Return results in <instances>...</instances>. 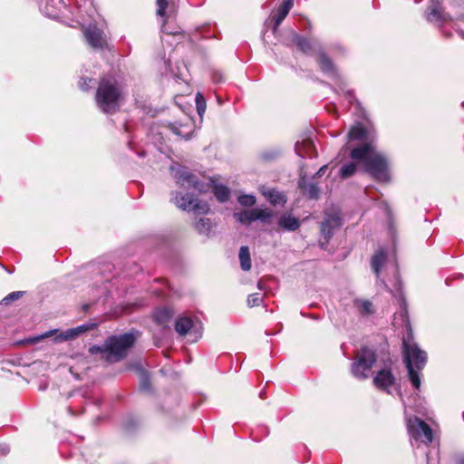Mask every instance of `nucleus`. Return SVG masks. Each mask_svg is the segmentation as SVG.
<instances>
[{
  "label": "nucleus",
  "instance_id": "nucleus-43",
  "mask_svg": "<svg viewBox=\"0 0 464 464\" xmlns=\"http://www.w3.org/2000/svg\"><path fill=\"white\" fill-rule=\"evenodd\" d=\"M85 3H86V4H87V3H89V5H92V0H85Z\"/></svg>",
  "mask_w": 464,
  "mask_h": 464
},
{
  "label": "nucleus",
  "instance_id": "nucleus-22",
  "mask_svg": "<svg viewBox=\"0 0 464 464\" xmlns=\"http://www.w3.org/2000/svg\"><path fill=\"white\" fill-rule=\"evenodd\" d=\"M85 328L80 326L77 328L69 329L63 333H61L54 337L55 343H62L64 341L72 340L75 338L79 334L84 332Z\"/></svg>",
  "mask_w": 464,
  "mask_h": 464
},
{
  "label": "nucleus",
  "instance_id": "nucleus-10",
  "mask_svg": "<svg viewBox=\"0 0 464 464\" xmlns=\"http://www.w3.org/2000/svg\"><path fill=\"white\" fill-rule=\"evenodd\" d=\"M273 215L274 214L271 209L256 208L235 212L233 217L237 222L243 225H249L250 223L257 220L262 223H267Z\"/></svg>",
  "mask_w": 464,
  "mask_h": 464
},
{
  "label": "nucleus",
  "instance_id": "nucleus-3",
  "mask_svg": "<svg viewBox=\"0 0 464 464\" xmlns=\"http://www.w3.org/2000/svg\"><path fill=\"white\" fill-rule=\"evenodd\" d=\"M136 337L131 333L112 335L106 339L102 345H92L89 348L91 354H100L107 362H119L123 359L128 350L134 344Z\"/></svg>",
  "mask_w": 464,
  "mask_h": 464
},
{
  "label": "nucleus",
  "instance_id": "nucleus-33",
  "mask_svg": "<svg viewBox=\"0 0 464 464\" xmlns=\"http://www.w3.org/2000/svg\"><path fill=\"white\" fill-rule=\"evenodd\" d=\"M140 388L142 391H149L150 389V377L145 372L140 373Z\"/></svg>",
  "mask_w": 464,
  "mask_h": 464
},
{
  "label": "nucleus",
  "instance_id": "nucleus-27",
  "mask_svg": "<svg viewBox=\"0 0 464 464\" xmlns=\"http://www.w3.org/2000/svg\"><path fill=\"white\" fill-rule=\"evenodd\" d=\"M195 228L199 234L208 236L212 228L211 220L207 218H200L196 222Z\"/></svg>",
  "mask_w": 464,
  "mask_h": 464
},
{
  "label": "nucleus",
  "instance_id": "nucleus-44",
  "mask_svg": "<svg viewBox=\"0 0 464 464\" xmlns=\"http://www.w3.org/2000/svg\"><path fill=\"white\" fill-rule=\"evenodd\" d=\"M459 464H464V458L459 461Z\"/></svg>",
  "mask_w": 464,
  "mask_h": 464
},
{
  "label": "nucleus",
  "instance_id": "nucleus-16",
  "mask_svg": "<svg viewBox=\"0 0 464 464\" xmlns=\"http://www.w3.org/2000/svg\"><path fill=\"white\" fill-rule=\"evenodd\" d=\"M295 151L302 157H308L312 159L316 156V150L314 141L309 138H304L302 140H297L295 143Z\"/></svg>",
  "mask_w": 464,
  "mask_h": 464
},
{
  "label": "nucleus",
  "instance_id": "nucleus-31",
  "mask_svg": "<svg viewBox=\"0 0 464 464\" xmlns=\"http://www.w3.org/2000/svg\"><path fill=\"white\" fill-rule=\"evenodd\" d=\"M196 106L198 115L202 117L206 111L207 104L203 94L200 92H198L196 95Z\"/></svg>",
  "mask_w": 464,
  "mask_h": 464
},
{
  "label": "nucleus",
  "instance_id": "nucleus-25",
  "mask_svg": "<svg viewBox=\"0 0 464 464\" xmlns=\"http://www.w3.org/2000/svg\"><path fill=\"white\" fill-rule=\"evenodd\" d=\"M239 260L242 270L248 271L251 268L250 253L247 246H243L239 249Z\"/></svg>",
  "mask_w": 464,
  "mask_h": 464
},
{
  "label": "nucleus",
  "instance_id": "nucleus-6",
  "mask_svg": "<svg viewBox=\"0 0 464 464\" xmlns=\"http://www.w3.org/2000/svg\"><path fill=\"white\" fill-rule=\"evenodd\" d=\"M376 361L375 353L372 350L362 348L357 354L353 362L352 373L357 379H367L370 376L372 365Z\"/></svg>",
  "mask_w": 464,
  "mask_h": 464
},
{
  "label": "nucleus",
  "instance_id": "nucleus-7",
  "mask_svg": "<svg viewBox=\"0 0 464 464\" xmlns=\"http://www.w3.org/2000/svg\"><path fill=\"white\" fill-rule=\"evenodd\" d=\"M406 423L408 432L412 440L426 445L432 442V430L425 421L417 417H407Z\"/></svg>",
  "mask_w": 464,
  "mask_h": 464
},
{
  "label": "nucleus",
  "instance_id": "nucleus-38",
  "mask_svg": "<svg viewBox=\"0 0 464 464\" xmlns=\"http://www.w3.org/2000/svg\"><path fill=\"white\" fill-rule=\"evenodd\" d=\"M9 450L10 449L6 444H0V457L6 456Z\"/></svg>",
  "mask_w": 464,
  "mask_h": 464
},
{
  "label": "nucleus",
  "instance_id": "nucleus-26",
  "mask_svg": "<svg viewBox=\"0 0 464 464\" xmlns=\"http://www.w3.org/2000/svg\"><path fill=\"white\" fill-rule=\"evenodd\" d=\"M293 42L297 45L299 50L304 53H309L310 51L312 50L311 42L304 36L294 34Z\"/></svg>",
  "mask_w": 464,
  "mask_h": 464
},
{
  "label": "nucleus",
  "instance_id": "nucleus-12",
  "mask_svg": "<svg viewBox=\"0 0 464 464\" xmlns=\"http://www.w3.org/2000/svg\"><path fill=\"white\" fill-rule=\"evenodd\" d=\"M84 37L89 45L94 49H102L106 44L103 32L96 25H89L84 28Z\"/></svg>",
  "mask_w": 464,
  "mask_h": 464
},
{
  "label": "nucleus",
  "instance_id": "nucleus-40",
  "mask_svg": "<svg viewBox=\"0 0 464 464\" xmlns=\"http://www.w3.org/2000/svg\"><path fill=\"white\" fill-rule=\"evenodd\" d=\"M280 5L291 10V8L294 5V0H283L282 4Z\"/></svg>",
  "mask_w": 464,
  "mask_h": 464
},
{
  "label": "nucleus",
  "instance_id": "nucleus-23",
  "mask_svg": "<svg viewBox=\"0 0 464 464\" xmlns=\"http://www.w3.org/2000/svg\"><path fill=\"white\" fill-rule=\"evenodd\" d=\"M172 316H173V312L169 308H167V307L156 310L154 313V315H153L154 320L159 324H161V325H164L167 323H169L170 321V319L172 318Z\"/></svg>",
  "mask_w": 464,
  "mask_h": 464
},
{
  "label": "nucleus",
  "instance_id": "nucleus-45",
  "mask_svg": "<svg viewBox=\"0 0 464 464\" xmlns=\"http://www.w3.org/2000/svg\"><path fill=\"white\" fill-rule=\"evenodd\" d=\"M324 168H325V167H321V168H320L321 173L324 171Z\"/></svg>",
  "mask_w": 464,
  "mask_h": 464
},
{
  "label": "nucleus",
  "instance_id": "nucleus-24",
  "mask_svg": "<svg viewBox=\"0 0 464 464\" xmlns=\"http://www.w3.org/2000/svg\"><path fill=\"white\" fill-rule=\"evenodd\" d=\"M169 128L175 133L177 136L185 138L186 140L189 139L191 129L189 126L181 123H170Z\"/></svg>",
  "mask_w": 464,
  "mask_h": 464
},
{
  "label": "nucleus",
  "instance_id": "nucleus-4",
  "mask_svg": "<svg viewBox=\"0 0 464 464\" xmlns=\"http://www.w3.org/2000/svg\"><path fill=\"white\" fill-rule=\"evenodd\" d=\"M402 346L409 378L414 388L419 389L420 387V379L418 372L414 370V367L418 370L422 369L427 362V354L424 351L420 350L418 344L413 341L411 329L403 337Z\"/></svg>",
  "mask_w": 464,
  "mask_h": 464
},
{
  "label": "nucleus",
  "instance_id": "nucleus-29",
  "mask_svg": "<svg viewBox=\"0 0 464 464\" xmlns=\"http://www.w3.org/2000/svg\"><path fill=\"white\" fill-rule=\"evenodd\" d=\"M237 201L241 206L249 208L256 204V198L252 194H243L238 197Z\"/></svg>",
  "mask_w": 464,
  "mask_h": 464
},
{
  "label": "nucleus",
  "instance_id": "nucleus-36",
  "mask_svg": "<svg viewBox=\"0 0 464 464\" xmlns=\"http://www.w3.org/2000/svg\"><path fill=\"white\" fill-rule=\"evenodd\" d=\"M93 80L89 77H82L79 81V87L82 91L87 92L91 89V82H92Z\"/></svg>",
  "mask_w": 464,
  "mask_h": 464
},
{
  "label": "nucleus",
  "instance_id": "nucleus-13",
  "mask_svg": "<svg viewBox=\"0 0 464 464\" xmlns=\"http://www.w3.org/2000/svg\"><path fill=\"white\" fill-rule=\"evenodd\" d=\"M175 330L180 335H185L189 331H192V333L195 335V340L198 339L201 336V326H199V328H196L192 319L188 316H179L176 320Z\"/></svg>",
  "mask_w": 464,
  "mask_h": 464
},
{
  "label": "nucleus",
  "instance_id": "nucleus-32",
  "mask_svg": "<svg viewBox=\"0 0 464 464\" xmlns=\"http://www.w3.org/2000/svg\"><path fill=\"white\" fill-rule=\"evenodd\" d=\"M264 295L259 293L251 294L247 297V305L249 307L258 306L263 301Z\"/></svg>",
  "mask_w": 464,
  "mask_h": 464
},
{
  "label": "nucleus",
  "instance_id": "nucleus-18",
  "mask_svg": "<svg viewBox=\"0 0 464 464\" xmlns=\"http://www.w3.org/2000/svg\"><path fill=\"white\" fill-rule=\"evenodd\" d=\"M300 225L299 219L290 213H284L278 219V227L286 231H295Z\"/></svg>",
  "mask_w": 464,
  "mask_h": 464
},
{
  "label": "nucleus",
  "instance_id": "nucleus-1",
  "mask_svg": "<svg viewBox=\"0 0 464 464\" xmlns=\"http://www.w3.org/2000/svg\"><path fill=\"white\" fill-rule=\"evenodd\" d=\"M349 141H360L362 144L351 150V158L362 163L365 169L377 180L390 179V166L388 159L376 151L373 145L375 132L373 130L356 122L348 132Z\"/></svg>",
  "mask_w": 464,
  "mask_h": 464
},
{
  "label": "nucleus",
  "instance_id": "nucleus-34",
  "mask_svg": "<svg viewBox=\"0 0 464 464\" xmlns=\"http://www.w3.org/2000/svg\"><path fill=\"white\" fill-rule=\"evenodd\" d=\"M157 4V14L159 16L164 17L166 15V8L168 6L167 0H156Z\"/></svg>",
  "mask_w": 464,
  "mask_h": 464
},
{
  "label": "nucleus",
  "instance_id": "nucleus-9",
  "mask_svg": "<svg viewBox=\"0 0 464 464\" xmlns=\"http://www.w3.org/2000/svg\"><path fill=\"white\" fill-rule=\"evenodd\" d=\"M318 186L319 170L309 174L304 168H302L298 181V188L300 189V192L309 198H317L319 191Z\"/></svg>",
  "mask_w": 464,
  "mask_h": 464
},
{
  "label": "nucleus",
  "instance_id": "nucleus-37",
  "mask_svg": "<svg viewBox=\"0 0 464 464\" xmlns=\"http://www.w3.org/2000/svg\"><path fill=\"white\" fill-rule=\"evenodd\" d=\"M347 101L350 102V103H353V102H355V105L356 107H359V102L356 101L355 97H354V94L353 92L351 91H348L344 93Z\"/></svg>",
  "mask_w": 464,
  "mask_h": 464
},
{
  "label": "nucleus",
  "instance_id": "nucleus-28",
  "mask_svg": "<svg viewBox=\"0 0 464 464\" xmlns=\"http://www.w3.org/2000/svg\"><path fill=\"white\" fill-rule=\"evenodd\" d=\"M356 164L354 162H350L347 164H343L338 170V173L342 179H348L355 173Z\"/></svg>",
  "mask_w": 464,
  "mask_h": 464
},
{
  "label": "nucleus",
  "instance_id": "nucleus-19",
  "mask_svg": "<svg viewBox=\"0 0 464 464\" xmlns=\"http://www.w3.org/2000/svg\"><path fill=\"white\" fill-rule=\"evenodd\" d=\"M387 252L384 248H379L372 257L371 265L372 268L377 277L380 276V273L386 264Z\"/></svg>",
  "mask_w": 464,
  "mask_h": 464
},
{
  "label": "nucleus",
  "instance_id": "nucleus-35",
  "mask_svg": "<svg viewBox=\"0 0 464 464\" xmlns=\"http://www.w3.org/2000/svg\"><path fill=\"white\" fill-rule=\"evenodd\" d=\"M23 295L24 292L22 291L12 292L3 299V303L5 304H8L12 301L18 300L20 297L23 296Z\"/></svg>",
  "mask_w": 464,
  "mask_h": 464
},
{
  "label": "nucleus",
  "instance_id": "nucleus-21",
  "mask_svg": "<svg viewBox=\"0 0 464 464\" xmlns=\"http://www.w3.org/2000/svg\"><path fill=\"white\" fill-rule=\"evenodd\" d=\"M321 72H324L332 80L338 77L337 71L331 60L321 53Z\"/></svg>",
  "mask_w": 464,
  "mask_h": 464
},
{
  "label": "nucleus",
  "instance_id": "nucleus-42",
  "mask_svg": "<svg viewBox=\"0 0 464 464\" xmlns=\"http://www.w3.org/2000/svg\"><path fill=\"white\" fill-rule=\"evenodd\" d=\"M257 286H258V288H259V289H263V286H262V283H261V282H258Z\"/></svg>",
  "mask_w": 464,
  "mask_h": 464
},
{
  "label": "nucleus",
  "instance_id": "nucleus-17",
  "mask_svg": "<svg viewBox=\"0 0 464 464\" xmlns=\"http://www.w3.org/2000/svg\"><path fill=\"white\" fill-rule=\"evenodd\" d=\"M260 192L265 196L269 202L276 207H283L286 203V197L283 192H280L275 188H266L265 187L260 188Z\"/></svg>",
  "mask_w": 464,
  "mask_h": 464
},
{
  "label": "nucleus",
  "instance_id": "nucleus-41",
  "mask_svg": "<svg viewBox=\"0 0 464 464\" xmlns=\"http://www.w3.org/2000/svg\"><path fill=\"white\" fill-rule=\"evenodd\" d=\"M53 333H54V331H49V332L45 333L44 334L41 335V336L39 337V339H40V338H46V337H49V336L53 335Z\"/></svg>",
  "mask_w": 464,
  "mask_h": 464
},
{
  "label": "nucleus",
  "instance_id": "nucleus-5",
  "mask_svg": "<svg viewBox=\"0 0 464 464\" xmlns=\"http://www.w3.org/2000/svg\"><path fill=\"white\" fill-rule=\"evenodd\" d=\"M122 92L113 78H102L96 90L95 102L97 107L104 113L115 112L121 105Z\"/></svg>",
  "mask_w": 464,
  "mask_h": 464
},
{
  "label": "nucleus",
  "instance_id": "nucleus-14",
  "mask_svg": "<svg viewBox=\"0 0 464 464\" xmlns=\"http://www.w3.org/2000/svg\"><path fill=\"white\" fill-rule=\"evenodd\" d=\"M426 18L429 22L440 24L448 20V14L443 12L439 1L431 0L426 11Z\"/></svg>",
  "mask_w": 464,
  "mask_h": 464
},
{
  "label": "nucleus",
  "instance_id": "nucleus-15",
  "mask_svg": "<svg viewBox=\"0 0 464 464\" xmlns=\"http://www.w3.org/2000/svg\"><path fill=\"white\" fill-rule=\"evenodd\" d=\"M373 383L378 389L388 391L395 384V378L390 370L383 369L377 372Z\"/></svg>",
  "mask_w": 464,
  "mask_h": 464
},
{
  "label": "nucleus",
  "instance_id": "nucleus-39",
  "mask_svg": "<svg viewBox=\"0 0 464 464\" xmlns=\"http://www.w3.org/2000/svg\"><path fill=\"white\" fill-rule=\"evenodd\" d=\"M211 78L215 82H220L223 81V75L218 72H213Z\"/></svg>",
  "mask_w": 464,
  "mask_h": 464
},
{
  "label": "nucleus",
  "instance_id": "nucleus-20",
  "mask_svg": "<svg viewBox=\"0 0 464 464\" xmlns=\"http://www.w3.org/2000/svg\"><path fill=\"white\" fill-rule=\"evenodd\" d=\"M353 307L357 313L362 315H370L375 312L372 302L364 298H356L353 300Z\"/></svg>",
  "mask_w": 464,
  "mask_h": 464
},
{
  "label": "nucleus",
  "instance_id": "nucleus-30",
  "mask_svg": "<svg viewBox=\"0 0 464 464\" xmlns=\"http://www.w3.org/2000/svg\"><path fill=\"white\" fill-rule=\"evenodd\" d=\"M289 11V9L283 7L281 5L278 7L277 12L275 15V29L280 25V24L287 16Z\"/></svg>",
  "mask_w": 464,
  "mask_h": 464
},
{
  "label": "nucleus",
  "instance_id": "nucleus-2",
  "mask_svg": "<svg viewBox=\"0 0 464 464\" xmlns=\"http://www.w3.org/2000/svg\"><path fill=\"white\" fill-rule=\"evenodd\" d=\"M171 171L177 183L181 187L194 188L200 193H206L212 188L215 197L219 202L225 203L229 199L230 190L227 186L214 184L212 179H199L197 175L184 168H178L177 169L171 168Z\"/></svg>",
  "mask_w": 464,
  "mask_h": 464
},
{
  "label": "nucleus",
  "instance_id": "nucleus-11",
  "mask_svg": "<svg viewBox=\"0 0 464 464\" xmlns=\"http://www.w3.org/2000/svg\"><path fill=\"white\" fill-rule=\"evenodd\" d=\"M342 225V218L340 210L337 208L326 209L324 211V219L321 221V236L328 239L334 231Z\"/></svg>",
  "mask_w": 464,
  "mask_h": 464
},
{
  "label": "nucleus",
  "instance_id": "nucleus-8",
  "mask_svg": "<svg viewBox=\"0 0 464 464\" xmlns=\"http://www.w3.org/2000/svg\"><path fill=\"white\" fill-rule=\"evenodd\" d=\"M178 208L187 210L193 211L197 214H206L209 211V206L205 201H199L190 193L181 194L177 193L174 198H171Z\"/></svg>",
  "mask_w": 464,
  "mask_h": 464
}]
</instances>
